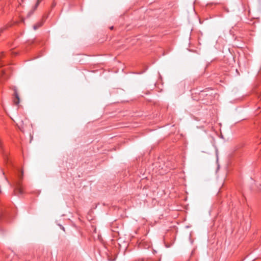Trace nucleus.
<instances>
[{"label":"nucleus","instance_id":"f257e3e1","mask_svg":"<svg viewBox=\"0 0 261 261\" xmlns=\"http://www.w3.org/2000/svg\"><path fill=\"white\" fill-rule=\"evenodd\" d=\"M14 192L16 194H22L23 193V188L21 185L20 182H17L16 185V187L14 190Z\"/></svg>","mask_w":261,"mask_h":261},{"label":"nucleus","instance_id":"f03ea898","mask_svg":"<svg viewBox=\"0 0 261 261\" xmlns=\"http://www.w3.org/2000/svg\"><path fill=\"white\" fill-rule=\"evenodd\" d=\"M13 90L14 92V97L13 99V102L16 105H18L20 102V98L19 97V95L16 87H14Z\"/></svg>","mask_w":261,"mask_h":261},{"label":"nucleus","instance_id":"7ed1b4c3","mask_svg":"<svg viewBox=\"0 0 261 261\" xmlns=\"http://www.w3.org/2000/svg\"><path fill=\"white\" fill-rule=\"evenodd\" d=\"M39 4V1H37L35 6L34 7L33 9L31 11V12H30L28 14V17H29L33 13V12L35 11V10L37 8V7L38 6Z\"/></svg>","mask_w":261,"mask_h":261},{"label":"nucleus","instance_id":"20e7f679","mask_svg":"<svg viewBox=\"0 0 261 261\" xmlns=\"http://www.w3.org/2000/svg\"><path fill=\"white\" fill-rule=\"evenodd\" d=\"M43 24V21H40L35 24L33 27V28L35 30H37Z\"/></svg>","mask_w":261,"mask_h":261},{"label":"nucleus","instance_id":"39448f33","mask_svg":"<svg viewBox=\"0 0 261 261\" xmlns=\"http://www.w3.org/2000/svg\"><path fill=\"white\" fill-rule=\"evenodd\" d=\"M23 174V171H21V176L20 177V179L22 178Z\"/></svg>","mask_w":261,"mask_h":261},{"label":"nucleus","instance_id":"423d86ee","mask_svg":"<svg viewBox=\"0 0 261 261\" xmlns=\"http://www.w3.org/2000/svg\"><path fill=\"white\" fill-rule=\"evenodd\" d=\"M55 5H56V4H55V3H54L53 4V5H52V6H53V7H54V6H55Z\"/></svg>","mask_w":261,"mask_h":261},{"label":"nucleus","instance_id":"0eeeda50","mask_svg":"<svg viewBox=\"0 0 261 261\" xmlns=\"http://www.w3.org/2000/svg\"><path fill=\"white\" fill-rule=\"evenodd\" d=\"M3 29H1V30H0V33H1V32H3Z\"/></svg>","mask_w":261,"mask_h":261},{"label":"nucleus","instance_id":"6e6552de","mask_svg":"<svg viewBox=\"0 0 261 261\" xmlns=\"http://www.w3.org/2000/svg\"><path fill=\"white\" fill-rule=\"evenodd\" d=\"M110 29H111V30H112V29H113V27H111V28H110Z\"/></svg>","mask_w":261,"mask_h":261},{"label":"nucleus","instance_id":"1a4fd4ad","mask_svg":"<svg viewBox=\"0 0 261 261\" xmlns=\"http://www.w3.org/2000/svg\"><path fill=\"white\" fill-rule=\"evenodd\" d=\"M1 72L3 74L4 73V71L3 70H1Z\"/></svg>","mask_w":261,"mask_h":261}]
</instances>
